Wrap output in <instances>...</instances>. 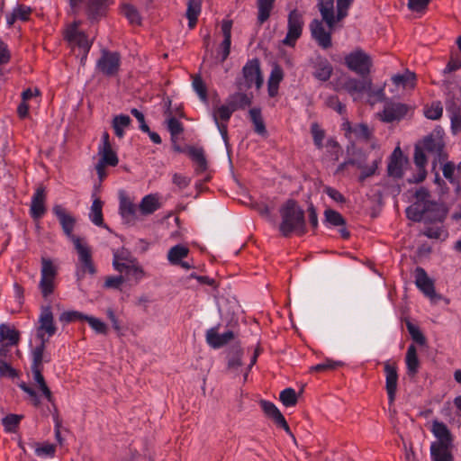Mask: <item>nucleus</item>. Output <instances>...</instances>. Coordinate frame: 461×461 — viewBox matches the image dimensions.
Segmentation results:
<instances>
[{"label": "nucleus", "mask_w": 461, "mask_h": 461, "mask_svg": "<svg viewBox=\"0 0 461 461\" xmlns=\"http://www.w3.org/2000/svg\"><path fill=\"white\" fill-rule=\"evenodd\" d=\"M348 130L354 136L361 140L369 141L371 151L367 155L359 154L356 158L349 159L338 167V172L344 170L347 165L356 166L360 170L358 180L364 182L367 177L375 174L379 164H381L384 153L379 148L375 140L371 139L372 132L365 124H357Z\"/></svg>", "instance_id": "nucleus-1"}, {"label": "nucleus", "mask_w": 461, "mask_h": 461, "mask_svg": "<svg viewBox=\"0 0 461 461\" xmlns=\"http://www.w3.org/2000/svg\"><path fill=\"white\" fill-rule=\"evenodd\" d=\"M416 201L406 209L408 219L429 223L440 222L447 216L446 207L429 200V193L420 188L415 194Z\"/></svg>", "instance_id": "nucleus-2"}, {"label": "nucleus", "mask_w": 461, "mask_h": 461, "mask_svg": "<svg viewBox=\"0 0 461 461\" xmlns=\"http://www.w3.org/2000/svg\"><path fill=\"white\" fill-rule=\"evenodd\" d=\"M45 341H41L32 350V376L35 385L41 392V394L49 401H52V394L42 375L43 363L50 361V356L45 353Z\"/></svg>", "instance_id": "nucleus-3"}, {"label": "nucleus", "mask_w": 461, "mask_h": 461, "mask_svg": "<svg viewBox=\"0 0 461 461\" xmlns=\"http://www.w3.org/2000/svg\"><path fill=\"white\" fill-rule=\"evenodd\" d=\"M113 266L116 271L125 275V279L135 284L146 277V273L139 261L125 249L113 253Z\"/></svg>", "instance_id": "nucleus-4"}, {"label": "nucleus", "mask_w": 461, "mask_h": 461, "mask_svg": "<svg viewBox=\"0 0 461 461\" xmlns=\"http://www.w3.org/2000/svg\"><path fill=\"white\" fill-rule=\"evenodd\" d=\"M281 230H302L304 228V211L294 200H287L279 209Z\"/></svg>", "instance_id": "nucleus-5"}, {"label": "nucleus", "mask_w": 461, "mask_h": 461, "mask_svg": "<svg viewBox=\"0 0 461 461\" xmlns=\"http://www.w3.org/2000/svg\"><path fill=\"white\" fill-rule=\"evenodd\" d=\"M343 86L354 101L362 99L365 95L371 98L374 94L376 100H382L384 97V89L382 88L375 92H372V82L367 78H364L362 80L349 78L344 83Z\"/></svg>", "instance_id": "nucleus-6"}, {"label": "nucleus", "mask_w": 461, "mask_h": 461, "mask_svg": "<svg viewBox=\"0 0 461 461\" xmlns=\"http://www.w3.org/2000/svg\"><path fill=\"white\" fill-rule=\"evenodd\" d=\"M67 234L71 239L78 255L79 267L77 275H85L86 273L94 275L95 273V268L92 260V252L88 244L85 240L73 235L72 232H67Z\"/></svg>", "instance_id": "nucleus-7"}, {"label": "nucleus", "mask_w": 461, "mask_h": 461, "mask_svg": "<svg viewBox=\"0 0 461 461\" xmlns=\"http://www.w3.org/2000/svg\"><path fill=\"white\" fill-rule=\"evenodd\" d=\"M67 234L71 239L78 255L79 267L77 275H85L86 273L94 275L95 273V268L92 260V252L88 244L85 240L73 235L72 232H67Z\"/></svg>", "instance_id": "nucleus-8"}, {"label": "nucleus", "mask_w": 461, "mask_h": 461, "mask_svg": "<svg viewBox=\"0 0 461 461\" xmlns=\"http://www.w3.org/2000/svg\"><path fill=\"white\" fill-rule=\"evenodd\" d=\"M347 67L355 73L365 77L370 72L372 59L368 54L362 50H355L345 57Z\"/></svg>", "instance_id": "nucleus-9"}, {"label": "nucleus", "mask_w": 461, "mask_h": 461, "mask_svg": "<svg viewBox=\"0 0 461 461\" xmlns=\"http://www.w3.org/2000/svg\"><path fill=\"white\" fill-rule=\"evenodd\" d=\"M65 39L71 48H78L83 52L85 59L92 46L93 40L89 39L83 32L78 30V23H74L68 26L65 32Z\"/></svg>", "instance_id": "nucleus-10"}, {"label": "nucleus", "mask_w": 461, "mask_h": 461, "mask_svg": "<svg viewBox=\"0 0 461 461\" xmlns=\"http://www.w3.org/2000/svg\"><path fill=\"white\" fill-rule=\"evenodd\" d=\"M119 212L122 221L129 224L142 219L140 205L135 204L124 191L119 194Z\"/></svg>", "instance_id": "nucleus-11"}, {"label": "nucleus", "mask_w": 461, "mask_h": 461, "mask_svg": "<svg viewBox=\"0 0 461 461\" xmlns=\"http://www.w3.org/2000/svg\"><path fill=\"white\" fill-rule=\"evenodd\" d=\"M37 337L41 341L48 342L56 331L57 327L54 323V317L50 306L41 308L38 320Z\"/></svg>", "instance_id": "nucleus-12"}, {"label": "nucleus", "mask_w": 461, "mask_h": 461, "mask_svg": "<svg viewBox=\"0 0 461 461\" xmlns=\"http://www.w3.org/2000/svg\"><path fill=\"white\" fill-rule=\"evenodd\" d=\"M97 156L98 162L95 165V170L99 181L102 182L107 176L105 167L117 166L119 158L112 147L97 148Z\"/></svg>", "instance_id": "nucleus-13"}, {"label": "nucleus", "mask_w": 461, "mask_h": 461, "mask_svg": "<svg viewBox=\"0 0 461 461\" xmlns=\"http://www.w3.org/2000/svg\"><path fill=\"white\" fill-rule=\"evenodd\" d=\"M302 14L296 10L292 11L288 16V32L283 43L287 46H294L302 34L303 31Z\"/></svg>", "instance_id": "nucleus-14"}, {"label": "nucleus", "mask_w": 461, "mask_h": 461, "mask_svg": "<svg viewBox=\"0 0 461 461\" xmlns=\"http://www.w3.org/2000/svg\"><path fill=\"white\" fill-rule=\"evenodd\" d=\"M409 106L402 103H387L384 110L378 114L381 121L393 122L404 118L409 111Z\"/></svg>", "instance_id": "nucleus-15"}, {"label": "nucleus", "mask_w": 461, "mask_h": 461, "mask_svg": "<svg viewBox=\"0 0 461 461\" xmlns=\"http://www.w3.org/2000/svg\"><path fill=\"white\" fill-rule=\"evenodd\" d=\"M96 66L104 75L114 76L120 68V56L117 52L104 51Z\"/></svg>", "instance_id": "nucleus-16"}, {"label": "nucleus", "mask_w": 461, "mask_h": 461, "mask_svg": "<svg viewBox=\"0 0 461 461\" xmlns=\"http://www.w3.org/2000/svg\"><path fill=\"white\" fill-rule=\"evenodd\" d=\"M407 164V158L403 156L401 148L397 146L389 158L387 166L388 175L395 178L402 177Z\"/></svg>", "instance_id": "nucleus-17"}, {"label": "nucleus", "mask_w": 461, "mask_h": 461, "mask_svg": "<svg viewBox=\"0 0 461 461\" xmlns=\"http://www.w3.org/2000/svg\"><path fill=\"white\" fill-rule=\"evenodd\" d=\"M247 87L256 86L258 89L263 84V77L260 73L259 62L258 59L249 60L242 69Z\"/></svg>", "instance_id": "nucleus-18"}, {"label": "nucleus", "mask_w": 461, "mask_h": 461, "mask_svg": "<svg viewBox=\"0 0 461 461\" xmlns=\"http://www.w3.org/2000/svg\"><path fill=\"white\" fill-rule=\"evenodd\" d=\"M384 373H385V389L387 392L389 403L392 404L395 400L397 384H398V374H397L396 366L390 362H385L384 363Z\"/></svg>", "instance_id": "nucleus-19"}, {"label": "nucleus", "mask_w": 461, "mask_h": 461, "mask_svg": "<svg viewBox=\"0 0 461 461\" xmlns=\"http://www.w3.org/2000/svg\"><path fill=\"white\" fill-rule=\"evenodd\" d=\"M415 285L416 286L429 298L433 299L436 297V291L434 282L429 277L426 271L418 267L414 271Z\"/></svg>", "instance_id": "nucleus-20"}, {"label": "nucleus", "mask_w": 461, "mask_h": 461, "mask_svg": "<svg viewBox=\"0 0 461 461\" xmlns=\"http://www.w3.org/2000/svg\"><path fill=\"white\" fill-rule=\"evenodd\" d=\"M139 205L142 218L149 216L162 207V196L158 193L146 194L141 198Z\"/></svg>", "instance_id": "nucleus-21"}, {"label": "nucleus", "mask_w": 461, "mask_h": 461, "mask_svg": "<svg viewBox=\"0 0 461 461\" xmlns=\"http://www.w3.org/2000/svg\"><path fill=\"white\" fill-rule=\"evenodd\" d=\"M431 432L436 438V440L431 444L453 446V436L443 422L434 420L431 426Z\"/></svg>", "instance_id": "nucleus-22"}, {"label": "nucleus", "mask_w": 461, "mask_h": 461, "mask_svg": "<svg viewBox=\"0 0 461 461\" xmlns=\"http://www.w3.org/2000/svg\"><path fill=\"white\" fill-rule=\"evenodd\" d=\"M331 30L332 28H330V31H326L322 23L318 20H314L311 23L312 35L318 44L323 49H327L331 45Z\"/></svg>", "instance_id": "nucleus-23"}, {"label": "nucleus", "mask_w": 461, "mask_h": 461, "mask_svg": "<svg viewBox=\"0 0 461 461\" xmlns=\"http://www.w3.org/2000/svg\"><path fill=\"white\" fill-rule=\"evenodd\" d=\"M260 405L267 417L271 418L277 426L283 428L288 434L292 435L290 428L284 415L280 412V411L274 403L267 401H262L260 402Z\"/></svg>", "instance_id": "nucleus-24"}, {"label": "nucleus", "mask_w": 461, "mask_h": 461, "mask_svg": "<svg viewBox=\"0 0 461 461\" xmlns=\"http://www.w3.org/2000/svg\"><path fill=\"white\" fill-rule=\"evenodd\" d=\"M447 112L451 121V130L454 134L461 131V99L448 101Z\"/></svg>", "instance_id": "nucleus-25"}, {"label": "nucleus", "mask_w": 461, "mask_h": 461, "mask_svg": "<svg viewBox=\"0 0 461 461\" xmlns=\"http://www.w3.org/2000/svg\"><path fill=\"white\" fill-rule=\"evenodd\" d=\"M52 212L59 221L63 230H72L75 228L77 218L63 205H54Z\"/></svg>", "instance_id": "nucleus-26"}, {"label": "nucleus", "mask_w": 461, "mask_h": 461, "mask_svg": "<svg viewBox=\"0 0 461 461\" xmlns=\"http://www.w3.org/2000/svg\"><path fill=\"white\" fill-rule=\"evenodd\" d=\"M427 152L420 147L417 146L415 148V153H414V162L418 168L417 174L411 178L409 181L411 183H420L422 182L426 178V169L425 166L427 164Z\"/></svg>", "instance_id": "nucleus-27"}, {"label": "nucleus", "mask_w": 461, "mask_h": 461, "mask_svg": "<svg viewBox=\"0 0 461 461\" xmlns=\"http://www.w3.org/2000/svg\"><path fill=\"white\" fill-rule=\"evenodd\" d=\"M232 331H226L219 334L216 328H212L206 332V342L213 348H219L233 339Z\"/></svg>", "instance_id": "nucleus-28"}, {"label": "nucleus", "mask_w": 461, "mask_h": 461, "mask_svg": "<svg viewBox=\"0 0 461 461\" xmlns=\"http://www.w3.org/2000/svg\"><path fill=\"white\" fill-rule=\"evenodd\" d=\"M231 26L232 23L229 20L222 21L221 31L223 34V41L219 48V55L221 61L223 62L229 56L231 43Z\"/></svg>", "instance_id": "nucleus-29"}, {"label": "nucleus", "mask_w": 461, "mask_h": 461, "mask_svg": "<svg viewBox=\"0 0 461 461\" xmlns=\"http://www.w3.org/2000/svg\"><path fill=\"white\" fill-rule=\"evenodd\" d=\"M453 446L430 444L431 461H453Z\"/></svg>", "instance_id": "nucleus-30"}, {"label": "nucleus", "mask_w": 461, "mask_h": 461, "mask_svg": "<svg viewBox=\"0 0 461 461\" xmlns=\"http://www.w3.org/2000/svg\"><path fill=\"white\" fill-rule=\"evenodd\" d=\"M284 78L283 69L278 66L275 65L272 68L268 81H267V92L269 96L274 97L278 94L279 85Z\"/></svg>", "instance_id": "nucleus-31"}, {"label": "nucleus", "mask_w": 461, "mask_h": 461, "mask_svg": "<svg viewBox=\"0 0 461 461\" xmlns=\"http://www.w3.org/2000/svg\"><path fill=\"white\" fill-rule=\"evenodd\" d=\"M45 212V192L39 188L32 198L31 213L33 218L41 217Z\"/></svg>", "instance_id": "nucleus-32"}, {"label": "nucleus", "mask_w": 461, "mask_h": 461, "mask_svg": "<svg viewBox=\"0 0 461 461\" xmlns=\"http://www.w3.org/2000/svg\"><path fill=\"white\" fill-rule=\"evenodd\" d=\"M31 13V7L18 4L10 14H6V23L8 26H12L17 21H27Z\"/></svg>", "instance_id": "nucleus-33"}, {"label": "nucleus", "mask_w": 461, "mask_h": 461, "mask_svg": "<svg viewBox=\"0 0 461 461\" xmlns=\"http://www.w3.org/2000/svg\"><path fill=\"white\" fill-rule=\"evenodd\" d=\"M93 203L89 211V218L91 221L97 227H104L103 220V202L96 196L92 194Z\"/></svg>", "instance_id": "nucleus-34"}, {"label": "nucleus", "mask_w": 461, "mask_h": 461, "mask_svg": "<svg viewBox=\"0 0 461 461\" xmlns=\"http://www.w3.org/2000/svg\"><path fill=\"white\" fill-rule=\"evenodd\" d=\"M334 0H320L319 8L321 14L322 19L326 22L329 28H333L337 18L334 16L333 11Z\"/></svg>", "instance_id": "nucleus-35"}, {"label": "nucleus", "mask_w": 461, "mask_h": 461, "mask_svg": "<svg viewBox=\"0 0 461 461\" xmlns=\"http://www.w3.org/2000/svg\"><path fill=\"white\" fill-rule=\"evenodd\" d=\"M392 81L396 86H402L405 89H413L416 85V76L410 70L402 74H395L392 77Z\"/></svg>", "instance_id": "nucleus-36"}, {"label": "nucleus", "mask_w": 461, "mask_h": 461, "mask_svg": "<svg viewBox=\"0 0 461 461\" xmlns=\"http://www.w3.org/2000/svg\"><path fill=\"white\" fill-rule=\"evenodd\" d=\"M442 173L444 177L454 186L456 193L460 191L459 184V169L456 167L452 162H447L442 167Z\"/></svg>", "instance_id": "nucleus-37"}, {"label": "nucleus", "mask_w": 461, "mask_h": 461, "mask_svg": "<svg viewBox=\"0 0 461 461\" xmlns=\"http://www.w3.org/2000/svg\"><path fill=\"white\" fill-rule=\"evenodd\" d=\"M405 363L407 366L408 375L414 376L418 373L420 367V361L417 355V349L414 345L409 346L406 352Z\"/></svg>", "instance_id": "nucleus-38"}, {"label": "nucleus", "mask_w": 461, "mask_h": 461, "mask_svg": "<svg viewBox=\"0 0 461 461\" xmlns=\"http://www.w3.org/2000/svg\"><path fill=\"white\" fill-rule=\"evenodd\" d=\"M236 110V106L234 104H222L215 107L212 110V119L214 122H228L232 113Z\"/></svg>", "instance_id": "nucleus-39"}, {"label": "nucleus", "mask_w": 461, "mask_h": 461, "mask_svg": "<svg viewBox=\"0 0 461 461\" xmlns=\"http://www.w3.org/2000/svg\"><path fill=\"white\" fill-rule=\"evenodd\" d=\"M189 254V249L182 244L172 247L167 252V260L172 265H177Z\"/></svg>", "instance_id": "nucleus-40"}, {"label": "nucleus", "mask_w": 461, "mask_h": 461, "mask_svg": "<svg viewBox=\"0 0 461 461\" xmlns=\"http://www.w3.org/2000/svg\"><path fill=\"white\" fill-rule=\"evenodd\" d=\"M0 341H7L9 345H14L19 341V333L10 325L2 323L0 325Z\"/></svg>", "instance_id": "nucleus-41"}, {"label": "nucleus", "mask_w": 461, "mask_h": 461, "mask_svg": "<svg viewBox=\"0 0 461 461\" xmlns=\"http://www.w3.org/2000/svg\"><path fill=\"white\" fill-rule=\"evenodd\" d=\"M131 122L130 116L124 114L117 115L113 118V128L118 138L124 136L125 131L129 128Z\"/></svg>", "instance_id": "nucleus-42"}, {"label": "nucleus", "mask_w": 461, "mask_h": 461, "mask_svg": "<svg viewBox=\"0 0 461 461\" xmlns=\"http://www.w3.org/2000/svg\"><path fill=\"white\" fill-rule=\"evenodd\" d=\"M324 223L327 228H333V227H344L345 221L342 217V215L331 209H328L324 212Z\"/></svg>", "instance_id": "nucleus-43"}, {"label": "nucleus", "mask_w": 461, "mask_h": 461, "mask_svg": "<svg viewBox=\"0 0 461 461\" xmlns=\"http://www.w3.org/2000/svg\"><path fill=\"white\" fill-rule=\"evenodd\" d=\"M201 13V1L200 0H189L187 10H186V16L188 18V24L190 28H194L198 15Z\"/></svg>", "instance_id": "nucleus-44"}, {"label": "nucleus", "mask_w": 461, "mask_h": 461, "mask_svg": "<svg viewBox=\"0 0 461 461\" xmlns=\"http://www.w3.org/2000/svg\"><path fill=\"white\" fill-rule=\"evenodd\" d=\"M343 366V362L326 358L323 362L310 367L311 372H327L335 370Z\"/></svg>", "instance_id": "nucleus-45"}, {"label": "nucleus", "mask_w": 461, "mask_h": 461, "mask_svg": "<svg viewBox=\"0 0 461 461\" xmlns=\"http://www.w3.org/2000/svg\"><path fill=\"white\" fill-rule=\"evenodd\" d=\"M331 73V65L327 60H321L316 67L314 77L321 81H327L330 79Z\"/></svg>", "instance_id": "nucleus-46"}, {"label": "nucleus", "mask_w": 461, "mask_h": 461, "mask_svg": "<svg viewBox=\"0 0 461 461\" xmlns=\"http://www.w3.org/2000/svg\"><path fill=\"white\" fill-rule=\"evenodd\" d=\"M275 0H258V21L260 23L266 22L269 15L273 7Z\"/></svg>", "instance_id": "nucleus-47"}, {"label": "nucleus", "mask_w": 461, "mask_h": 461, "mask_svg": "<svg viewBox=\"0 0 461 461\" xmlns=\"http://www.w3.org/2000/svg\"><path fill=\"white\" fill-rule=\"evenodd\" d=\"M249 115L252 122L255 126V131L258 134H264L266 132V127L264 121L261 116V111L258 108H252L249 110Z\"/></svg>", "instance_id": "nucleus-48"}, {"label": "nucleus", "mask_w": 461, "mask_h": 461, "mask_svg": "<svg viewBox=\"0 0 461 461\" xmlns=\"http://www.w3.org/2000/svg\"><path fill=\"white\" fill-rule=\"evenodd\" d=\"M279 399L285 407L294 406L297 402V395L293 388H286L280 393Z\"/></svg>", "instance_id": "nucleus-49"}, {"label": "nucleus", "mask_w": 461, "mask_h": 461, "mask_svg": "<svg viewBox=\"0 0 461 461\" xmlns=\"http://www.w3.org/2000/svg\"><path fill=\"white\" fill-rule=\"evenodd\" d=\"M192 86H193L194 90L196 92L199 98L201 99V101L203 103H207L208 102L207 88H206L205 84L203 83V81L202 80V78L199 76H195L193 78Z\"/></svg>", "instance_id": "nucleus-50"}, {"label": "nucleus", "mask_w": 461, "mask_h": 461, "mask_svg": "<svg viewBox=\"0 0 461 461\" xmlns=\"http://www.w3.org/2000/svg\"><path fill=\"white\" fill-rule=\"evenodd\" d=\"M420 147L427 152V153H435V154H438L441 151V145L439 143V141H438L437 140H435L433 137L431 136H429V137H426Z\"/></svg>", "instance_id": "nucleus-51"}, {"label": "nucleus", "mask_w": 461, "mask_h": 461, "mask_svg": "<svg viewBox=\"0 0 461 461\" xmlns=\"http://www.w3.org/2000/svg\"><path fill=\"white\" fill-rule=\"evenodd\" d=\"M86 315L77 311H67L60 314L59 321L61 322L68 323L77 321H85Z\"/></svg>", "instance_id": "nucleus-52"}, {"label": "nucleus", "mask_w": 461, "mask_h": 461, "mask_svg": "<svg viewBox=\"0 0 461 461\" xmlns=\"http://www.w3.org/2000/svg\"><path fill=\"white\" fill-rule=\"evenodd\" d=\"M89 326L96 332V333H99V334H106L107 333V326L106 324L101 321L100 319L98 318H95V317H93V316H88L86 315V320Z\"/></svg>", "instance_id": "nucleus-53"}, {"label": "nucleus", "mask_w": 461, "mask_h": 461, "mask_svg": "<svg viewBox=\"0 0 461 461\" xmlns=\"http://www.w3.org/2000/svg\"><path fill=\"white\" fill-rule=\"evenodd\" d=\"M443 108L440 103H433L430 106L426 107L424 115L430 120H438L442 116Z\"/></svg>", "instance_id": "nucleus-54"}, {"label": "nucleus", "mask_w": 461, "mask_h": 461, "mask_svg": "<svg viewBox=\"0 0 461 461\" xmlns=\"http://www.w3.org/2000/svg\"><path fill=\"white\" fill-rule=\"evenodd\" d=\"M122 13L131 23L140 24V16L139 14V12L137 11V9L134 6H132L131 5H123Z\"/></svg>", "instance_id": "nucleus-55"}, {"label": "nucleus", "mask_w": 461, "mask_h": 461, "mask_svg": "<svg viewBox=\"0 0 461 461\" xmlns=\"http://www.w3.org/2000/svg\"><path fill=\"white\" fill-rule=\"evenodd\" d=\"M21 419H22V416H19L16 414H9V415L5 416V418H3L2 423L6 431L12 432V431H14V429L18 426Z\"/></svg>", "instance_id": "nucleus-56"}, {"label": "nucleus", "mask_w": 461, "mask_h": 461, "mask_svg": "<svg viewBox=\"0 0 461 461\" xmlns=\"http://www.w3.org/2000/svg\"><path fill=\"white\" fill-rule=\"evenodd\" d=\"M311 132L312 134L313 141L318 149L323 146V140L325 137L324 131L321 129L318 123H312L311 126Z\"/></svg>", "instance_id": "nucleus-57"}, {"label": "nucleus", "mask_w": 461, "mask_h": 461, "mask_svg": "<svg viewBox=\"0 0 461 461\" xmlns=\"http://www.w3.org/2000/svg\"><path fill=\"white\" fill-rule=\"evenodd\" d=\"M54 279L52 277L41 276L40 288L44 297H48L54 290Z\"/></svg>", "instance_id": "nucleus-58"}, {"label": "nucleus", "mask_w": 461, "mask_h": 461, "mask_svg": "<svg viewBox=\"0 0 461 461\" xmlns=\"http://www.w3.org/2000/svg\"><path fill=\"white\" fill-rule=\"evenodd\" d=\"M189 154L192 159L197 163L200 169L204 170L206 168V159L201 149L192 148L189 150Z\"/></svg>", "instance_id": "nucleus-59"}, {"label": "nucleus", "mask_w": 461, "mask_h": 461, "mask_svg": "<svg viewBox=\"0 0 461 461\" xmlns=\"http://www.w3.org/2000/svg\"><path fill=\"white\" fill-rule=\"evenodd\" d=\"M241 358L242 353L241 351H237L234 355H232L228 361V368L235 375L238 374L239 368L241 366Z\"/></svg>", "instance_id": "nucleus-60"}, {"label": "nucleus", "mask_w": 461, "mask_h": 461, "mask_svg": "<svg viewBox=\"0 0 461 461\" xmlns=\"http://www.w3.org/2000/svg\"><path fill=\"white\" fill-rule=\"evenodd\" d=\"M41 264H42L41 273V276L55 278L56 268L53 266L51 260L47 259V258H42Z\"/></svg>", "instance_id": "nucleus-61"}, {"label": "nucleus", "mask_w": 461, "mask_h": 461, "mask_svg": "<svg viewBox=\"0 0 461 461\" xmlns=\"http://www.w3.org/2000/svg\"><path fill=\"white\" fill-rule=\"evenodd\" d=\"M125 277L123 276H108L104 282V287L120 289L124 283Z\"/></svg>", "instance_id": "nucleus-62"}, {"label": "nucleus", "mask_w": 461, "mask_h": 461, "mask_svg": "<svg viewBox=\"0 0 461 461\" xmlns=\"http://www.w3.org/2000/svg\"><path fill=\"white\" fill-rule=\"evenodd\" d=\"M38 456H52L55 453V447L52 444L44 443L35 448Z\"/></svg>", "instance_id": "nucleus-63"}, {"label": "nucleus", "mask_w": 461, "mask_h": 461, "mask_svg": "<svg viewBox=\"0 0 461 461\" xmlns=\"http://www.w3.org/2000/svg\"><path fill=\"white\" fill-rule=\"evenodd\" d=\"M167 126L172 136H176L183 131L181 122L175 117H171L167 121Z\"/></svg>", "instance_id": "nucleus-64"}]
</instances>
